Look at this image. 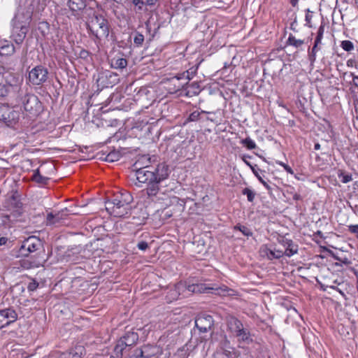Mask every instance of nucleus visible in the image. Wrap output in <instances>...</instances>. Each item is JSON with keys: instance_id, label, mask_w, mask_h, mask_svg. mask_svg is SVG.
I'll return each mask as SVG.
<instances>
[{"instance_id": "1", "label": "nucleus", "mask_w": 358, "mask_h": 358, "mask_svg": "<svg viewBox=\"0 0 358 358\" xmlns=\"http://www.w3.org/2000/svg\"><path fill=\"white\" fill-rule=\"evenodd\" d=\"M220 296L232 294L234 291L223 285L217 287H210L204 284H192L187 285L185 282H180L173 288L170 289L166 294V299L169 302L177 300L180 296H188L192 293H210L213 292Z\"/></svg>"}, {"instance_id": "2", "label": "nucleus", "mask_w": 358, "mask_h": 358, "mask_svg": "<svg viewBox=\"0 0 358 358\" xmlns=\"http://www.w3.org/2000/svg\"><path fill=\"white\" fill-rule=\"evenodd\" d=\"M86 24L89 33L94 38V41L99 48L101 41L109 36L110 26L108 20L101 15L94 13L89 17Z\"/></svg>"}, {"instance_id": "3", "label": "nucleus", "mask_w": 358, "mask_h": 358, "mask_svg": "<svg viewBox=\"0 0 358 358\" xmlns=\"http://www.w3.org/2000/svg\"><path fill=\"white\" fill-rule=\"evenodd\" d=\"M132 201L133 197L129 192L122 191L116 193L112 200L106 202V209L114 217H123L128 214Z\"/></svg>"}, {"instance_id": "4", "label": "nucleus", "mask_w": 358, "mask_h": 358, "mask_svg": "<svg viewBox=\"0 0 358 358\" xmlns=\"http://www.w3.org/2000/svg\"><path fill=\"white\" fill-rule=\"evenodd\" d=\"M30 18L29 12L24 14L18 10L15 14L13 20L12 38L17 44H21L23 42L28 31L27 24Z\"/></svg>"}, {"instance_id": "5", "label": "nucleus", "mask_w": 358, "mask_h": 358, "mask_svg": "<svg viewBox=\"0 0 358 358\" xmlns=\"http://www.w3.org/2000/svg\"><path fill=\"white\" fill-rule=\"evenodd\" d=\"M18 106L30 113H36L41 108V102L34 94H25L19 98Z\"/></svg>"}, {"instance_id": "6", "label": "nucleus", "mask_w": 358, "mask_h": 358, "mask_svg": "<svg viewBox=\"0 0 358 358\" xmlns=\"http://www.w3.org/2000/svg\"><path fill=\"white\" fill-rule=\"evenodd\" d=\"M48 69L41 65H38L29 72L28 78L31 84L38 85L45 83L48 79Z\"/></svg>"}, {"instance_id": "7", "label": "nucleus", "mask_w": 358, "mask_h": 358, "mask_svg": "<svg viewBox=\"0 0 358 358\" xmlns=\"http://www.w3.org/2000/svg\"><path fill=\"white\" fill-rule=\"evenodd\" d=\"M238 352L230 345V342L224 337L220 343V349L213 356V358H237Z\"/></svg>"}, {"instance_id": "8", "label": "nucleus", "mask_w": 358, "mask_h": 358, "mask_svg": "<svg viewBox=\"0 0 358 358\" xmlns=\"http://www.w3.org/2000/svg\"><path fill=\"white\" fill-rule=\"evenodd\" d=\"M41 246V241L36 236H29L25 239L20 249L22 255L27 256L29 253L34 252Z\"/></svg>"}, {"instance_id": "9", "label": "nucleus", "mask_w": 358, "mask_h": 358, "mask_svg": "<svg viewBox=\"0 0 358 358\" xmlns=\"http://www.w3.org/2000/svg\"><path fill=\"white\" fill-rule=\"evenodd\" d=\"M17 315L13 309L6 308L0 310V329L14 322Z\"/></svg>"}, {"instance_id": "10", "label": "nucleus", "mask_w": 358, "mask_h": 358, "mask_svg": "<svg viewBox=\"0 0 358 358\" xmlns=\"http://www.w3.org/2000/svg\"><path fill=\"white\" fill-rule=\"evenodd\" d=\"M156 202L162 204V207H169L179 201V198L172 195V192L163 191V194H159L156 199H152Z\"/></svg>"}, {"instance_id": "11", "label": "nucleus", "mask_w": 358, "mask_h": 358, "mask_svg": "<svg viewBox=\"0 0 358 358\" xmlns=\"http://www.w3.org/2000/svg\"><path fill=\"white\" fill-rule=\"evenodd\" d=\"M324 32V26L321 24L317 30V36L315 39L314 45L309 53V59L311 62H314L316 59V54L317 51L320 49L319 45L321 44L322 40L323 38V35Z\"/></svg>"}, {"instance_id": "12", "label": "nucleus", "mask_w": 358, "mask_h": 358, "mask_svg": "<svg viewBox=\"0 0 358 358\" xmlns=\"http://www.w3.org/2000/svg\"><path fill=\"white\" fill-rule=\"evenodd\" d=\"M195 325L201 332H206L213 325V320L210 315L199 316L195 320Z\"/></svg>"}, {"instance_id": "13", "label": "nucleus", "mask_w": 358, "mask_h": 358, "mask_svg": "<svg viewBox=\"0 0 358 358\" xmlns=\"http://www.w3.org/2000/svg\"><path fill=\"white\" fill-rule=\"evenodd\" d=\"M136 180L139 183H150L154 181L155 175L152 173V171L148 170L146 169H140L136 172Z\"/></svg>"}, {"instance_id": "14", "label": "nucleus", "mask_w": 358, "mask_h": 358, "mask_svg": "<svg viewBox=\"0 0 358 358\" xmlns=\"http://www.w3.org/2000/svg\"><path fill=\"white\" fill-rule=\"evenodd\" d=\"M260 254L262 257L272 260L274 259H280L283 256L284 253L282 250H275V248H268L267 245H263L260 248Z\"/></svg>"}, {"instance_id": "15", "label": "nucleus", "mask_w": 358, "mask_h": 358, "mask_svg": "<svg viewBox=\"0 0 358 358\" xmlns=\"http://www.w3.org/2000/svg\"><path fill=\"white\" fill-rule=\"evenodd\" d=\"M152 173L155 175L154 181L161 182L166 179L169 175V166L164 163H162L157 165L152 171Z\"/></svg>"}, {"instance_id": "16", "label": "nucleus", "mask_w": 358, "mask_h": 358, "mask_svg": "<svg viewBox=\"0 0 358 358\" xmlns=\"http://www.w3.org/2000/svg\"><path fill=\"white\" fill-rule=\"evenodd\" d=\"M157 1V0H131L136 13L148 11V7L154 6Z\"/></svg>"}, {"instance_id": "17", "label": "nucleus", "mask_w": 358, "mask_h": 358, "mask_svg": "<svg viewBox=\"0 0 358 358\" xmlns=\"http://www.w3.org/2000/svg\"><path fill=\"white\" fill-rule=\"evenodd\" d=\"M227 325L228 331L234 336L237 332H240L241 329L243 327L241 322L234 317H229L227 318Z\"/></svg>"}, {"instance_id": "18", "label": "nucleus", "mask_w": 358, "mask_h": 358, "mask_svg": "<svg viewBox=\"0 0 358 358\" xmlns=\"http://www.w3.org/2000/svg\"><path fill=\"white\" fill-rule=\"evenodd\" d=\"M5 111L0 115V118L6 124H10L18 119V114L14 110L8 107L4 108Z\"/></svg>"}, {"instance_id": "19", "label": "nucleus", "mask_w": 358, "mask_h": 358, "mask_svg": "<svg viewBox=\"0 0 358 358\" xmlns=\"http://www.w3.org/2000/svg\"><path fill=\"white\" fill-rule=\"evenodd\" d=\"M160 182L157 181H152L148 184V187L146 189L147 194L149 197L156 199L159 194H163L162 189L159 188L158 184Z\"/></svg>"}, {"instance_id": "20", "label": "nucleus", "mask_w": 358, "mask_h": 358, "mask_svg": "<svg viewBox=\"0 0 358 358\" xmlns=\"http://www.w3.org/2000/svg\"><path fill=\"white\" fill-rule=\"evenodd\" d=\"M45 168V165H42L40 166L39 169L36 170L31 177L32 180L41 185L46 184L48 180L50 179V177L48 176L42 175V172H43L44 169Z\"/></svg>"}, {"instance_id": "21", "label": "nucleus", "mask_w": 358, "mask_h": 358, "mask_svg": "<svg viewBox=\"0 0 358 358\" xmlns=\"http://www.w3.org/2000/svg\"><path fill=\"white\" fill-rule=\"evenodd\" d=\"M120 340L126 346H131L134 345L138 340V335L134 331H128L123 336Z\"/></svg>"}, {"instance_id": "22", "label": "nucleus", "mask_w": 358, "mask_h": 358, "mask_svg": "<svg viewBox=\"0 0 358 358\" xmlns=\"http://www.w3.org/2000/svg\"><path fill=\"white\" fill-rule=\"evenodd\" d=\"M234 336L238 338L240 344L241 343H249L252 341L249 332L244 329L243 327L241 329L240 332H237Z\"/></svg>"}, {"instance_id": "23", "label": "nucleus", "mask_w": 358, "mask_h": 358, "mask_svg": "<svg viewBox=\"0 0 358 358\" xmlns=\"http://www.w3.org/2000/svg\"><path fill=\"white\" fill-rule=\"evenodd\" d=\"M69 358H82L85 354V349L81 345L76 346L69 352L65 353Z\"/></svg>"}, {"instance_id": "24", "label": "nucleus", "mask_w": 358, "mask_h": 358, "mask_svg": "<svg viewBox=\"0 0 358 358\" xmlns=\"http://www.w3.org/2000/svg\"><path fill=\"white\" fill-rule=\"evenodd\" d=\"M127 66V60L122 57H114L111 60V66L114 69H123Z\"/></svg>"}, {"instance_id": "25", "label": "nucleus", "mask_w": 358, "mask_h": 358, "mask_svg": "<svg viewBox=\"0 0 358 358\" xmlns=\"http://www.w3.org/2000/svg\"><path fill=\"white\" fill-rule=\"evenodd\" d=\"M15 52V47L13 44L6 42L5 44L0 47V55L8 56L11 55Z\"/></svg>"}, {"instance_id": "26", "label": "nucleus", "mask_w": 358, "mask_h": 358, "mask_svg": "<svg viewBox=\"0 0 358 358\" xmlns=\"http://www.w3.org/2000/svg\"><path fill=\"white\" fill-rule=\"evenodd\" d=\"M127 346L123 343L120 339L117 342L114 348V355L111 358H122V352Z\"/></svg>"}, {"instance_id": "27", "label": "nucleus", "mask_w": 358, "mask_h": 358, "mask_svg": "<svg viewBox=\"0 0 358 358\" xmlns=\"http://www.w3.org/2000/svg\"><path fill=\"white\" fill-rule=\"evenodd\" d=\"M69 6L71 10L78 11L85 6L84 0H69Z\"/></svg>"}, {"instance_id": "28", "label": "nucleus", "mask_w": 358, "mask_h": 358, "mask_svg": "<svg viewBox=\"0 0 358 358\" xmlns=\"http://www.w3.org/2000/svg\"><path fill=\"white\" fill-rule=\"evenodd\" d=\"M298 252V246L296 245L293 244L292 241H289L287 243V247L284 252V254L287 257H291Z\"/></svg>"}, {"instance_id": "29", "label": "nucleus", "mask_w": 358, "mask_h": 358, "mask_svg": "<svg viewBox=\"0 0 358 358\" xmlns=\"http://www.w3.org/2000/svg\"><path fill=\"white\" fill-rule=\"evenodd\" d=\"M121 155L117 151L109 152L105 157V160L108 162H117L120 159Z\"/></svg>"}, {"instance_id": "30", "label": "nucleus", "mask_w": 358, "mask_h": 358, "mask_svg": "<svg viewBox=\"0 0 358 358\" xmlns=\"http://www.w3.org/2000/svg\"><path fill=\"white\" fill-rule=\"evenodd\" d=\"M20 214V212H17V213H15V214H12V213L11 214H3L1 215L2 222L4 224H7L10 222H13Z\"/></svg>"}, {"instance_id": "31", "label": "nucleus", "mask_w": 358, "mask_h": 358, "mask_svg": "<svg viewBox=\"0 0 358 358\" xmlns=\"http://www.w3.org/2000/svg\"><path fill=\"white\" fill-rule=\"evenodd\" d=\"M241 143L248 150L255 149L257 146L255 142L249 137L243 139Z\"/></svg>"}, {"instance_id": "32", "label": "nucleus", "mask_w": 358, "mask_h": 358, "mask_svg": "<svg viewBox=\"0 0 358 358\" xmlns=\"http://www.w3.org/2000/svg\"><path fill=\"white\" fill-rule=\"evenodd\" d=\"M242 194L247 196L248 201L252 202L254 201L255 197V192L252 189L248 187L244 188L242 191Z\"/></svg>"}, {"instance_id": "33", "label": "nucleus", "mask_w": 358, "mask_h": 358, "mask_svg": "<svg viewBox=\"0 0 358 358\" xmlns=\"http://www.w3.org/2000/svg\"><path fill=\"white\" fill-rule=\"evenodd\" d=\"M288 43L291 45L299 48L303 44V41L296 39L294 36H289L288 38Z\"/></svg>"}, {"instance_id": "34", "label": "nucleus", "mask_w": 358, "mask_h": 358, "mask_svg": "<svg viewBox=\"0 0 358 358\" xmlns=\"http://www.w3.org/2000/svg\"><path fill=\"white\" fill-rule=\"evenodd\" d=\"M234 229L239 230L245 236H251L252 235L251 230L245 226L236 225L235 226Z\"/></svg>"}, {"instance_id": "35", "label": "nucleus", "mask_w": 358, "mask_h": 358, "mask_svg": "<svg viewBox=\"0 0 358 358\" xmlns=\"http://www.w3.org/2000/svg\"><path fill=\"white\" fill-rule=\"evenodd\" d=\"M341 47L345 51L350 52L354 50V44L350 41H343Z\"/></svg>"}, {"instance_id": "36", "label": "nucleus", "mask_w": 358, "mask_h": 358, "mask_svg": "<svg viewBox=\"0 0 358 358\" xmlns=\"http://www.w3.org/2000/svg\"><path fill=\"white\" fill-rule=\"evenodd\" d=\"M338 176V178H341V180L343 183H348L352 180V176L350 174H345L343 171H340Z\"/></svg>"}, {"instance_id": "37", "label": "nucleus", "mask_w": 358, "mask_h": 358, "mask_svg": "<svg viewBox=\"0 0 358 358\" xmlns=\"http://www.w3.org/2000/svg\"><path fill=\"white\" fill-rule=\"evenodd\" d=\"M252 171L255 173V176L258 178L259 181L266 188L270 189V187L266 181H265L263 178L254 169H252Z\"/></svg>"}, {"instance_id": "38", "label": "nucleus", "mask_w": 358, "mask_h": 358, "mask_svg": "<svg viewBox=\"0 0 358 358\" xmlns=\"http://www.w3.org/2000/svg\"><path fill=\"white\" fill-rule=\"evenodd\" d=\"M143 41H144V36L141 34H137L134 39V43L137 45H142Z\"/></svg>"}, {"instance_id": "39", "label": "nucleus", "mask_w": 358, "mask_h": 358, "mask_svg": "<svg viewBox=\"0 0 358 358\" xmlns=\"http://www.w3.org/2000/svg\"><path fill=\"white\" fill-rule=\"evenodd\" d=\"M278 164H279L280 166H281L282 167H283V169L289 173L290 174H294V171L292 169V168L288 166L287 164H286L285 163L282 162H277Z\"/></svg>"}, {"instance_id": "40", "label": "nucleus", "mask_w": 358, "mask_h": 358, "mask_svg": "<svg viewBox=\"0 0 358 358\" xmlns=\"http://www.w3.org/2000/svg\"><path fill=\"white\" fill-rule=\"evenodd\" d=\"M199 115L200 113L199 112L194 111L189 115L188 120L189 121H196L199 119Z\"/></svg>"}, {"instance_id": "41", "label": "nucleus", "mask_w": 358, "mask_h": 358, "mask_svg": "<svg viewBox=\"0 0 358 358\" xmlns=\"http://www.w3.org/2000/svg\"><path fill=\"white\" fill-rule=\"evenodd\" d=\"M137 247L139 250L145 251L148 248V244L145 241H141L138 243Z\"/></svg>"}, {"instance_id": "42", "label": "nucleus", "mask_w": 358, "mask_h": 358, "mask_svg": "<svg viewBox=\"0 0 358 358\" xmlns=\"http://www.w3.org/2000/svg\"><path fill=\"white\" fill-rule=\"evenodd\" d=\"M348 228L350 233L358 235V224L349 225Z\"/></svg>"}, {"instance_id": "43", "label": "nucleus", "mask_w": 358, "mask_h": 358, "mask_svg": "<svg viewBox=\"0 0 358 358\" xmlns=\"http://www.w3.org/2000/svg\"><path fill=\"white\" fill-rule=\"evenodd\" d=\"M189 72L186 71V72H184L183 73L180 74V76H176V78L178 80H180V79H182V78L185 77L189 80L191 79V78L189 77Z\"/></svg>"}, {"instance_id": "44", "label": "nucleus", "mask_w": 358, "mask_h": 358, "mask_svg": "<svg viewBox=\"0 0 358 358\" xmlns=\"http://www.w3.org/2000/svg\"><path fill=\"white\" fill-rule=\"evenodd\" d=\"M89 55V52L87 50H83L80 52V56L82 58H86Z\"/></svg>"}, {"instance_id": "45", "label": "nucleus", "mask_w": 358, "mask_h": 358, "mask_svg": "<svg viewBox=\"0 0 358 358\" xmlns=\"http://www.w3.org/2000/svg\"><path fill=\"white\" fill-rule=\"evenodd\" d=\"M8 242L6 237H0V246L5 245Z\"/></svg>"}, {"instance_id": "46", "label": "nucleus", "mask_w": 358, "mask_h": 358, "mask_svg": "<svg viewBox=\"0 0 358 358\" xmlns=\"http://www.w3.org/2000/svg\"><path fill=\"white\" fill-rule=\"evenodd\" d=\"M309 10H308V13L306 15V21L307 23H310L311 19H312V15L309 13Z\"/></svg>"}, {"instance_id": "47", "label": "nucleus", "mask_w": 358, "mask_h": 358, "mask_svg": "<svg viewBox=\"0 0 358 358\" xmlns=\"http://www.w3.org/2000/svg\"><path fill=\"white\" fill-rule=\"evenodd\" d=\"M352 80L355 85L358 87V76H354Z\"/></svg>"}, {"instance_id": "48", "label": "nucleus", "mask_w": 358, "mask_h": 358, "mask_svg": "<svg viewBox=\"0 0 358 358\" xmlns=\"http://www.w3.org/2000/svg\"><path fill=\"white\" fill-rule=\"evenodd\" d=\"M35 288H36V283L35 282L30 283L29 285V286H28V289L29 290H34Z\"/></svg>"}, {"instance_id": "49", "label": "nucleus", "mask_w": 358, "mask_h": 358, "mask_svg": "<svg viewBox=\"0 0 358 358\" xmlns=\"http://www.w3.org/2000/svg\"><path fill=\"white\" fill-rule=\"evenodd\" d=\"M299 0H290V3L292 6H296L298 3Z\"/></svg>"}, {"instance_id": "50", "label": "nucleus", "mask_w": 358, "mask_h": 358, "mask_svg": "<svg viewBox=\"0 0 358 358\" xmlns=\"http://www.w3.org/2000/svg\"><path fill=\"white\" fill-rule=\"evenodd\" d=\"M56 358H69L65 353L59 354Z\"/></svg>"}, {"instance_id": "51", "label": "nucleus", "mask_w": 358, "mask_h": 358, "mask_svg": "<svg viewBox=\"0 0 358 358\" xmlns=\"http://www.w3.org/2000/svg\"><path fill=\"white\" fill-rule=\"evenodd\" d=\"M314 149L315 150H318L320 149V145L319 143H315L314 145Z\"/></svg>"}, {"instance_id": "52", "label": "nucleus", "mask_w": 358, "mask_h": 358, "mask_svg": "<svg viewBox=\"0 0 358 358\" xmlns=\"http://www.w3.org/2000/svg\"><path fill=\"white\" fill-rule=\"evenodd\" d=\"M191 86L195 87L196 90H199V85L196 83H192Z\"/></svg>"}, {"instance_id": "53", "label": "nucleus", "mask_w": 358, "mask_h": 358, "mask_svg": "<svg viewBox=\"0 0 358 358\" xmlns=\"http://www.w3.org/2000/svg\"><path fill=\"white\" fill-rule=\"evenodd\" d=\"M48 166H49V169L50 171H54L55 168H54V166L52 164H50L48 165Z\"/></svg>"}, {"instance_id": "54", "label": "nucleus", "mask_w": 358, "mask_h": 358, "mask_svg": "<svg viewBox=\"0 0 358 358\" xmlns=\"http://www.w3.org/2000/svg\"><path fill=\"white\" fill-rule=\"evenodd\" d=\"M244 162H245V163L248 166H249L252 169H253V168H252V166H251V164H250L248 162H247V161H245V160H244Z\"/></svg>"}, {"instance_id": "55", "label": "nucleus", "mask_w": 358, "mask_h": 358, "mask_svg": "<svg viewBox=\"0 0 358 358\" xmlns=\"http://www.w3.org/2000/svg\"><path fill=\"white\" fill-rule=\"evenodd\" d=\"M357 238H358V235H357Z\"/></svg>"}]
</instances>
